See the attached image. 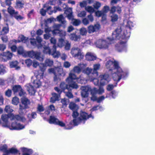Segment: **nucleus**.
Instances as JSON below:
<instances>
[{
    "label": "nucleus",
    "mask_w": 155,
    "mask_h": 155,
    "mask_svg": "<svg viewBox=\"0 0 155 155\" xmlns=\"http://www.w3.org/2000/svg\"><path fill=\"white\" fill-rule=\"evenodd\" d=\"M121 29L120 28H117L112 33V38H107L105 40L99 39L95 42V45L98 48L107 49L114 43V40L119 39L120 41L115 46V49L118 52L126 51L127 45L126 43L129 38H124V35L121 34Z\"/></svg>",
    "instance_id": "obj_1"
},
{
    "label": "nucleus",
    "mask_w": 155,
    "mask_h": 155,
    "mask_svg": "<svg viewBox=\"0 0 155 155\" xmlns=\"http://www.w3.org/2000/svg\"><path fill=\"white\" fill-rule=\"evenodd\" d=\"M1 119L4 123L2 126L10 130H21L25 127V125L18 123L17 121L24 122L26 120L25 118L18 114L15 115L13 114H3L2 115Z\"/></svg>",
    "instance_id": "obj_2"
},
{
    "label": "nucleus",
    "mask_w": 155,
    "mask_h": 155,
    "mask_svg": "<svg viewBox=\"0 0 155 155\" xmlns=\"http://www.w3.org/2000/svg\"><path fill=\"white\" fill-rule=\"evenodd\" d=\"M106 67L115 81L118 82L121 79L126 78L128 75V72L123 70L117 61L109 60L106 64Z\"/></svg>",
    "instance_id": "obj_3"
},
{
    "label": "nucleus",
    "mask_w": 155,
    "mask_h": 155,
    "mask_svg": "<svg viewBox=\"0 0 155 155\" xmlns=\"http://www.w3.org/2000/svg\"><path fill=\"white\" fill-rule=\"evenodd\" d=\"M69 107L73 111L72 116L74 119L70 122L71 125L76 126L80 124H84L89 118L91 117L92 119L94 118V117L92 116L91 114H88L82 110L81 111L79 114L77 111L78 108V106L73 102L70 103Z\"/></svg>",
    "instance_id": "obj_4"
},
{
    "label": "nucleus",
    "mask_w": 155,
    "mask_h": 155,
    "mask_svg": "<svg viewBox=\"0 0 155 155\" xmlns=\"http://www.w3.org/2000/svg\"><path fill=\"white\" fill-rule=\"evenodd\" d=\"M76 79L78 83L81 84H85L87 81L89 80V79H87L84 78L82 75L77 78L75 74L71 71L69 74V77L66 79V81L68 83L70 87L73 89H77L78 87L77 84L73 81V80Z\"/></svg>",
    "instance_id": "obj_5"
},
{
    "label": "nucleus",
    "mask_w": 155,
    "mask_h": 155,
    "mask_svg": "<svg viewBox=\"0 0 155 155\" xmlns=\"http://www.w3.org/2000/svg\"><path fill=\"white\" fill-rule=\"evenodd\" d=\"M132 18L130 17L128 14L126 15L125 18L124 20L123 24L126 26L123 30L120 27H118L117 28H120L121 29V34L124 35V38H129L130 36V29L134 26V24L132 21Z\"/></svg>",
    "instance_id": "obj_6"
},
{
    "label": "nucleus",
    "mask_w": 155,
    "mask_h": 155,
    "mask_svg": "<svg viewBox=\"0 0 155 155\" xmlns=\"http://www.w3.org/2000/svg\"><path fill=\"white\" fill-rule=\"evenodd\" d=\"M53 64V61L50 59H47L45 60L44 64H41L39 65V67L41 73H39V71H35L34 72V74L36 76V78H43L44 74V72L46 69V67L51 66Z\"/></svg>",
    "instance_id": "obj_7"
},
{
    "label": "nucleus",
    "mask_w": 155,
    "mask_h": 155,
    "mask_svg": "<svg viewBox=\"0 0 155 155\" xmlns=\"http://www.w3.org/2000/svg\"><path fill=\"white\" fill-rule=\"evenodd\" d=\"M100 78V83H99L98 80L95 78L93 77L89 78V80L90 81H92L94 84L95 85L100 84L101 86H103L107 84L109 81V75L107 74H105L104 75H100L99 76Z\"/></svg>",
    "instance_id": "obj_8"
},
{
    "label": "nucleus",
    "mask_w": 155,
    "mask_h": 155,
    "mask_svg": "<svg viewBox=\"0 0 155 155\" xmlns=\"http://www.w3.org/2000/svg\"><path fill=\"white\" fill-rule=\"evenodd\" d=\"M64 13L66 15L68 18L69 20H71V23L74 25L77 26L80 24L81 21L80 20L74 18V16L72 15V9L71 8H67L65 11Z\"/></svg>",
    "instance_id": "obj_9"
},
{
    "label": "nucleus",
    "mask_w": 155,
    "mask_h": 155,
    "mask_svg": "<svg viewBox=\"0 0 155 155\" xmlns=\"http://www.w3.org/2000/svg\"><path fill=\"white\" fill-rule=\"evenodd\" d=\"M81 94L82 97V100L85 103L87 102L88 101V97L89 95V91L91 89V86L87 85L85 86H82L81 87Z\"/></svg>",
    "instance_id": "obj_10"
},
{
    "label": "nucleus",
    "mask_w": 155,
    "mask_h": 155,
    "mask_svg": "<svg viewBox=\"0 0 155 155\" xmlns=\"http://www.w3.org/2000/svg\"><path fill=\"white\" fill-rule=\"evenodd\" d=\"M25 57H29L31 58H35L41 61H43L44 58L40 56V52L37 51H26Z\"/></svg>",
    "instance_id": "obj_11"
},
{
    "label": "nucleus",
    "mask_w": 155,
    "mask_h": 155,
    "mask_svg": "<svg viewBox=\"0 0 155 155\" xmlns=\"http://www.w3.org/2000/svg\"><path fill=\"white\" fill-rule=\"evenodd\" d=\"M71 53L73 57L77 58L80 59L83 58L84 57L83 53L78 47L72 48L71 50Z\"/></svg>",
    "instance_id": "obj_12"
},
{
    "label": "nucleus",
    "mask_w": 155,
    "mask_h": 155,
    "mask_svg": "<svg viewBox=\"0 0 155 155\" xmlns=\"http://www.w3.org/2000/svg\"><path fill=\"white\" fill-rule=\"evenodd\" d=\"M22 104L19 105V114L22 115L24 113L25 109L28 108V105L29 104V100L26 97H23L21 98Z\"/></svg>",
    "instance_id": "obj_13"
},
{
    "label": "nucleus",
    "mask_w": 155,
    "mask_h": 155,
    "mask_svg": "<svg viewBox=\"0 0 155 155\" xmlns=\"http://www.w3.org/2000/svg\"><path fill=\"white\" fill-rule=\"evenodd\" d=\"M28 41H30L31 45L37 47L39 49L41 48L42 47V45L41 43L42 39L40 37H37L36 40L34 38H29Z\"/></svg>",
    "instance_id": "obj_14"
},
{
    "label": "nucleus",
    "mask_w": 155,
    "mask_h": 155,
    "mask_svg": "<svg viewBox=\"0 0 155 155\" xmlns=\"http://www.w3.org/2000/svg\"><path fill=\"white\" fill-rule=\"evenodd\" d=\"M61 25L59 24L54 25L53 26V31L52 34L54 35L58 34L59 36L61 37H63L65 36L66 35V32L63 30H59Z\"/></svg>",
    "instance_id": "obj_15"
},
{
    "label": "nucleus",
    "mask_w": 155,
    "mask_h": 155,
    "mask_svg": "<svg viewBox=\"0 0 155 155\" xmlns=\"http://www.w3.org/2000/svg\"><path fill=\"white\" fill-rule=\"evenodd\" d=\"M13 54L9 51L4 52L0 54V60L2 61H6L11 60Z\"/></svg>",
    "instance_id": "obj_16"
},
{
    "label": "nucleus",
    "mask_w": 155,
    "mask_h": 155,
    "mask_svg": "<svg viewBox=\"0 0 155 155\" xmlns=\"http://www.w3.org/2000/svg\"><path fill=\"white\" fill-rule=\"evenodd\" d=\"M54 89L58 92V94L55 93H52V97L50 99V101L52 103H54L56 101L58 100L59 98L60 97V95L62 92V91L58 87H54Z\"/></svg>",
    "instance_id": "obj_17"
},
{
    "label": "nucleus",
    "mask_w": 155,
    "mask_h": 155,
    "mask_svg": "<svg viewBox=\"0 0 155 155\" xmlns=\"http://www.w3.org/2000/svg\"><path fill=\"white\" fill-rule=\"evenodd\" d=\"M87 64L86 63H80L78 64V65L74 66L72 70L70 72L72 71L76 73L77 74H79L81 71H83V70L85 68Z\"/></svg>",
    "instance_id": "obj_18"
},
{
    "label": "nucleus",
    "mask_w": 155,
    "mask_h": 155,
    "mask_svg": "<svg viewBox=\"0 0 155 155\" xmlns=\"http://www.w3.org/2000/svg\"><path fill=\"white\" fill-rule=\"evenodd\" d=\"M21 150L23 152L22 155H39L37 153H35L32 154L33 153V151L31 149L22 147L21 148Z\"/></svg>",
    "instance_id": "obj_19"
},
{
    "label": "nucleus",
    "mask_w": 155,
    "mask_h": 155,
    "mask_svg": "<svg viewBox=\"0 0 155 155\" xmlns=\"http://www.w3.org/2000/svg\"><path fill=\"white\" fill-rule=\"evenodd\" d=\"M100 28V25L98 24L93 26L90 25L88 27V31L89 33H93L98 31Z\"/></svg>",
    "instance_id": "obj_20"
},
{
    "label": "nucleus",
    "mask_w": 155,
    "mask_h": 155,
    "mask_svg": "<svg viewBox=\"0 0 155 155\" xmlns=\"http://www.w3.org/2000/svg\"><path fill=\"white\" fill-rule=\"evenodd\" d=\"M26 89L29 94L31 95H34L36 92V89L33 85L28 84L26 85Z\"/></svg>",
    "instance_id": "obj_21"
},
{
    "label": "nucleus",
    "mask_w": 155,
    "mask_h": 155,
    "mask_svg": "<svg viewBox=\"0 0 155 155\" xmlns=\"http://www.w3.org/2000/svg\"><path fill=\"white\" fill-rule=\"evenodd\" d=\"M109 7L107 6H104L101 11H97L96 12V15L98 17H100L103 15L106 14L109 11Z\"/></svg>",
    "instance_id": "obj_22"
},
{
    "label": "nucleus",
    "mask_w": 155,
    "mask_h": 155,
    "mask_svg": "<svg viewBox=\"0 0 155 155\" xmlns=\"http://www.w3.org/2000/svg\"><path fill=\"white\" fill-rule=\"evenodd\" d=\"M48 71L49 73H53L54 75L57 74L56 71L58 72V74L59 75H61L63 72L62 69L58 67H56L54 68H51L49 69Z\"/></svg>",
    "instance_id": "obj_23"
},
{
    "label": "nucleus",
    "mask_w": 155,
    "mask_h": 155,
    "mask_svg": "<svg viewBox=\"0 0 155 155\" xmlns=\"http://www.w3.org/2000/svg\"><path fill=\"white\" fill-rule=\"evenodd\" d=\"M94 21V18L93 16L90 14L88 15L87 18H86L83 19L82 20V22L84 25H88L90 22H92Z\"/></svg>",
    "instance_id": "obj_24"
},
{
    "label": "nucleus",
    "mask_w": 155,
    "mask_h": 155,
    "mask_svg": "<svg viewBox=\"0 0 155 155\" xmlns=\"http://www.w3.org/2000/svg\"><path fill=\"white\" fill-rule=\"evenodd\" d=\"M86 60L88 61H93L96 59V57L95 54L93 53L88 52L85 55Z\"/></svg>",
    "instance_id": "obj_25"
},
{
    "label": "nucleus",
    "mask_w": 155,
    "mask_h": 155,
    "mask_svg": "<svg viewBox=\"0 0 155 155\" xmlns=\"http://www.w3.org/2000/svg\"><path fill=\"white\" fill-rule=\"evenodd\" d=\"M116 11L118 13L120 14L121 12V8L118 6H113L111 8L110 10V14H115V12Z\"/></svg>",
    "instance_id": "obj_26"
},
{
    "label": "nucleus",
    "mask_w": 155,
    "mask_h": 155,
    "mask_svg": "<svg viewBox=\"0 0 155 155\" xmlns=\"http://www.w3.org/2000/svg\"><path fill=\"white\" fill-rule=\"evenodd\" d=\"M69 38L70 39L75 41H78L81 40L80 35H77L75 33H73L69 35Z\"/></svg>",
    "instance_id": "obj_27"
},
{
    "label": "nucleus",
    "mask_w": 155,
    "mask_h": 155,
    "mask_svg": "<svg viewBox=\"0 0 155 155\" xmlns=\"http://www.w3.org/2000/svg\"><path fill=\"white\" fill-rule=\"evenodd\" d=\"M100 67V65L99 64H94L93 66V72H92V74L94 75L95 76L97 77L98 75V72L97 71Z\"/></svg>",
    "instance_id": "obj_28"
},
{
    "label": "nucleus",
    "mask_w": 155,
    "mask_h": 155,
    "mask_svg": "<svg viewBox=\"0 0 155 155\" xmlns=\"http://www.w3.org/2000/svg\"><path fill=\"white\" fill-rule=\"evenodd\" d=\"M51 53L52 54H51V55H52L54 58H58L60 55L59 52L56 51V46L54 45L53 46L52 50Z\"/></svg>",
    "instance_id": "obj_29"
},
{
    "label": "nucleus",
    "mask_w": 155,
    "mask_h": 155,
    "mask_svg": "<svg viewBox=\"0 0 155 155\" xmlns=\"http://www.w3.org/2000/svg\"><path fill=\"white\" fill-rule=\"evenodd\" d=\"M58 119L55 117L53 116H51L49 119L48 121L50 124H56L58 122Z\"/></svg>",
    "instance_id": "obj_30"
},
{
    "label": "nucleus",
    "mask_w": 155,
    "mask_h": 155,
    "mask_svg": "<svg viewBox=\"0 0 155 155\" xmlns=\"http://www.w3.org/2000/svg\"><path fill=\"white\" fill-rule=\"evenodd\" d=\"M57 20L59 22L64 25V27H65L66 25V21L62 15H61L58 16L57 17Z\"/></svg>",
    "instance_id": "obj_31"
},
{
    "label": "nucleus",
    "mask_w": 155,
    "mask_h": 155,
    "mask_svg": "<svg viewBox=\"0 0 155 155\" xmlns=\"http://www.w3.org/2000/svg\"><path fill=\"white\" fill-rule=\"evenodd\" d=\"M8 13L11 15L14 16L15 15H18V12H15L14 9L11 6H9L8 8Z\"/></svg>",
    "instance_id": "obj_32"
},
{
    "label": "nucleus",
    "mask_w": 155,
    "mask_h": 155,
    "mask_svg": "<svg viewBox=\"0 0 155 155\" xmlns=\"http://www.w3.org/2000/svg\"><path fill=\"white\" fill-rule=\"evenodd\" d=\"M44 48L43 52L46 54H48L49 55H51V54H52L51 51L52 50V48L51 49L50 48L48 47H47L45 46H43L42 45V47Z\"/></svg>",
    "instance_id": "obj_33"
},
{
    "label": "nucleus",
    "mask_w": 155,
    "mask_h": 155,
    "mask_svg": "<svg viewBox=\"0 0 155 155\" xmlns=\"http://www.w3.org/2000/svg\"><path fill=\"white\" fill-rule=\"evenodd\" d=\"M7 72V69L6 67L3 65L0 64V75H3Z\"/></svg>",
    "instance_id": "obj_34"
},
{
    "label": "nucleus",
    "mask_w": 155,
    "mask_h": 155,
    "mask_svg": "<svg viewBox=\"0 0 155 155\" xmlns=\"http://www.w3.org/2000/svg\"><path fill=\"white\" fill-rule=\"evenodd\" d=\"M118 95V92L115 91H112L110 94H107L106 95V98H110V96H111L112 97L114 98Z\"/></svg>",
    "instance_id": "obj_35"
},
{
    "label": "nucleus",
    "mask_w": 155,
    "mask_h": 155,
    "mask_svg": "<svg viewBox=\"0 0 155 155\" xmlns=\"http://www.w3.org/2000/svg\"><path fill=\"white\" fill-rule=\"evenodd\" d=\"M41 81L37 79L34 80L33 83V86L36 88L39 87L41 85Z\"/></svg>",
    "instance_id": "obj_36"
},
{
    "label": "nucleus",
    "mask_w": 155,
    "mask_h": 155,
    "mask_svg": "<svg viewBox=\"0 0 155 155\" xmlns=\"http://www.w3.org/2000/svg\"><path fill=\"white\" fill-rule=\"evenodd\" d=\"M17 52L18 54H21L23 56L25 57L26 51L24 50L22 47L19 46L18 48Z\"/></svg>",
    "instance_id": "obj_37"
},
{
    "label": "nucleus",
    "mask_w": 155,
    "mask_h": 155,
    "mask_svg": "<svg viewBox=\"0 0 155 155\" xmlns=\"http://www.w3.org/2000/svg\"><path fill=\"white\" fill-rule=\"evenodd\" d=\"M67 40H64V39L60 38L58 40V45L60 47H62L64 46L65 43H66V41Z\"/></svg>",
    "instance_id": "obj_38"
},
{
    "label": "nucleus",
    "mask_w": 155,
    "mask_h": 155,
    "mask_svg": "<svg viewBox=\"0 0 155 155\" xmlns=\"http://www.w3.org/2000/svg\"><path fill=\"white\" fill-rule=\"evenodd\" d=\"M51 111H54L55 110V108L54 106L52 104L50 105L48 107V110L45 112V114L48 115L50 114V110Z\"/></svg>",
    "instance_id": "obj_39"
},
{
    "label": "nucleus",
    "mask_w": 155,
    "mask_h": 155,
    "mask_svg": "<svg viewBox=\"0 0 155 155\" xmlns=\"http://www.w3.org/2000/svg\"><path fill=\"white\" fill-rule=\"evenodd\" d=\"M5 111L8 114L11 113L14 111V110L12 106L8 105H6L4 109Z\"/></svg>",
    "instance_id": "obj_40"
},
{
    "label": "nucleus",
    "mask_w": 155,
    "mask_h": 155,
    "mask_svg": "<svg viewBox=\"0 0 155 155\" xmlns=\"http://www.w3.org/2000/svg\"><path fill=\"white\" fill-rule=\"evenodd\" d=\"M18 63L17 61H12L10 63V66L12 68H15L17 70L19 69L20 67L18 66Z\"/></svg>",
    "instance_id": "obj_41"
},
{
    "label": "nucleus",
    "mask_w": 155,
    "mask_h": 155,
    "mask_svg": "<svg viewBox=\"0 0 155 155\" xmlns=\"http://www.w3.org/2000/svg\"><path fill=\"white\" fill-rule=\"evenodd\" d=\"M111 21L113 22H114L117 21L118 19V15L115 14H110Z\"/></svg>",
    "instance_id": "obj_42"
},
{
    "label": "nucleus",
    "mask_w": 155,
    "mask_h": 155,
    "mask_svg": "<svg viewBox=\"0 0 155 155\" xmlns=\"http://www.w3.org/2000/svg\"><path fill=\"white\" fill-rule=\"evenodd\" d=\"M24 5V2L23 0H16V6L17 8L22 7Z\"/></svg>",
    "instance_id": "obj_43"
},
{
    "label": "nucleus",
    "mask_w": 155,
    "mask_h": 155,
    "mask_svg": "<svg viewBox=\"0 0 155 155\" xmlns=\"http://www.w3.org/2000/svg\"><path fill=\"white\" fill-rule=\"evenodd\" d=\"M68 84V85H67L64 82H62L60 84V87L62 90L65 89H68V90H71L70 88L72 87H70L69 84Z\"/></svg>",
    "instance_id": "obj_44"
},
{
    "label": "nucleus",
    "mask_w": 155,
    "mask_h": 155,
    "mask_svg": "<svg viewBox=\"0 0 155 155\" xmlns=\"http://www.w3.org/2000/svg\"><path fill=\"white\" fill-rule=\"evenodd\" d=\"M18 151L16 148L12 147L8 149L7 152L9 154H15L18 153Z\"/></svg>",
    "instance_id": "obj_45"
},
{
    "label": "nucleus",
    "mask_w": 155,
    "mask_h": 155,
    "mask_svg": "<svg viewBox=\"0 0 155 155\" xmlns=\"http://www.w3.org/2000/svg\"><path fill=\"white\" fill-rule=\"evenodd\" d=\"M18 42L21 41L23 43H26L27 41H28L29 38H28L25 37L24 36L21 35L18 38Z\"/></svg>",
    "instance_id": "obj_46"
},
{
    "label": "nucleus",
    "mask_w": 155,
    "mask_h": 155,
    "mask_svg": "<svg viewBox=\"0 0 155 155\" xmlns=\"http://www.w3.org/2000/svg\"><path fill=\"white\" fill-rule=\"evenodd\" d=\"M93 72V69L89 67H87L86 68H85L83 70L82 72L87 75H89L91 72Z\"/></svg>",
    "instance_id": "obj_47"
},
{
    "label": "nucleus",
    "mask_w": 155,
    "mask_h": 155,
    "mask_svg": "<svg viewBox=\"0 0 155 155\" xmlns=\"http://www.w3.org/2000/svg\"><path fill=\"white\" fill-rule=\"evenodd\" d=\"M9 30L8 26L7 25L6 26L4 27L3 28L2 30L1 31V33L2 35L6 34L8 32Z\"/></svg>",
    "instance_id": "obj_48"
},
{
    "label": "nucleus",
    "mask_w": 155,
    "mask_h": 155,
    "mask_svg": "<svg viewBox=\"0 0 155 155\" xmlns=\"http://www.w3.org/2000/svg\"><path fill=\"white\" fill-rule=\"evenodd\" d=\"M45 110V108L42 104H38L37 107V112L38 113H39L41 112L44 111Z\"/></svg>",
    "instance_id": "obj_49"
},
{
    "label": "nucleus",
    "mask_w": 155,
    "mask_h": 155,
    "mask_svg": "<svg viewBox=\"0 0 155 155\" xmlns=\"http://www.w3.org/2000/svg\"><path fill=\"white\" fill-rule=\"evenodd\" d=\"M79 31L80 35L85 36L87 33V31L86 29L84 27L80 29Z\"/></svg>",
    "instance_id": "obj_50"
},
{
    "label": "nucleus",
    "mask_w": 155,
    "mask_h": 155,
    "mask_svg": "<svg viewBox=\"0 0 155 155\" xmlns=\"http://www.w3.org/2000/svg\"><path fill=\"white\" fill-rule=\"evenodd\" d=\"M21 87L20 85H15L13 87L12 90L14 93L19 92L21 90Z\"/></svg>",
    "instance_id": "obj_51"
},
{
    "label": "nucleus",
    "mask_w": 155,
    "mask_h": 155,
    "mask_svg": "<svg viewBox=\"0 0 155 155\" xmlns=\"http://www.w3.org/2000/svg\"><path fill=\"white\" fill-rule=\"evenodd\" d=\"M46 8V11L48 13L49 15H51L54 12H53V10H52V7L50 6H46V5H45L44 6V8Z\"/></svg>",
    "instance_id": "obj_52"
},
{
    "label": "nucleus",
    "mask_w": 155,
    "mask_h": 155,
    "mask_svg": "<svg viewBox=\"0 0 155 155\" xmlns=\"http://www.w3.org/2000/svg\"><path fill=\"white\" fill-rule=\"evenodd\" d=\"M85 10L90 13H93L94 11V8L90 6H87L85 7Z\"/></svg>",
    "instance_id": "obj_53"
},
{
    "label": "nucleus",
    "mask_w": 155,
    "mask_h": 155,
    "mask_svg": "<svg viewBox=\"0 0 155 155\" xmlns=\"http://www.w3.org/2000/svg\"><path fill=\"white\" fill-rule=\"evenodd\" d=\"M7 146L6 144L1 145L0 146V150L3 151V152L7 151Z\"/></svg>",
    "instance_id": "obj_54"
},
{
    "label": "nucleus",
    "mask_w": 155,
    "mask_h": 155,
    "mask_svg": "<svg viewBox=\"0 0 155 155\" xmlns=\"http://www.w3.org/2000/svg\"><path fill=\"white\" fill-rule=\"evenodd\" d=\"M89 91L91 94H97V89L96 87L92 88L91 87V89Z\"/></svg>",
    "instance_id": "obj_55"
},
{
    "label": "nucleus",
    "mask_w": 155,
    "mask_h": 155,
    "mask_svg": "<svg viewBox=\"0 0 155 155\" xmlns=\"http://www.w3.org/2000/svg\"><path fill=\"white\" fill-rule=\"evenodd\" d=\"M66 43L64 45V48L66 50H69L70 48L71 44L68 40L66 41Z\"/></svg>",
    "instance_id": "obj_56"
},
{
    "label": "nucleus",
    "mask_w": 155,
    "mask_h": 155,
    "mask_svg": "<svg viewBox=\"0 0 155 155\" xmlns=\"http://www.w3.org/2000/svg\"><path fill=\"white\" fill-rule=\"evenodd\" d=\"M65 94L69 98H71L73 97V95L72 93L69 91L68 92H64Z\"/></svg>",
    "instance_id": "obj_57"
},
{
    "label": "nucleus",
    "mask_w": 155,
    "mask_h": 155,
    "mask_svg": "<svg viewBox=\"0 0 155 155\" xmlns=\"http://www.w3.org/2000/svg\"><path fill=\"white\" fill-rule=\"evenodd\" d=\"M19 103V99L17 97L13 98L12 100V104L15 105H17Z\"/></svg>",
    "instance_id": "obj_58"
},
{
    "label": "nucleus",
    "mask_w": 155,
    "mask_h": 155,
    "mask_svg": "<svg viewBox=\"0 0 155 155\" xmlns=\"http://www.w3.org/2000/svg\"><path fill=\"white\" fill-rule=\"evenodd\" d=\"M25 62L27 66L28 67H30L32 63L31 60L30 59L26 60L25 61Z\"/></svg>",
    "instance_id": "obj_59"
},
{
    "label": "nucleus",
    "mask_w": 155,
    "mask_h": 155,
    "mask_svg": "<svg viewBox=\"0 0 155 155\" xmlns=\"http://www.w3.org/2000/svg\"><path fill=\"white\" fill-rule=\"evenodd\" d=\"M12 93V90L8 89L5 91V95L8 97H9L11 96Z\"/></svg>",
    "instance_id": "obj_60"
},
{
    "label": "nucleus",
    "mask_w": 155,
    "mask_h": 155,
    "mask_svg": "<svg viewBox=\"0 0 155 155\" xmlns=\"http://www.w3.org/2000/svg\"><path fill=\"white\" fill-rule=\"evenodd\" d=\"M97 94H101L104 93V91L103 87H100L98 89H97Z\"/></svg>",
    "instance_id": "obj_61"
},
{
    "label": "nucleus",
    "mask_w": 155,
    "mask_h": 155,
    "mask_svg": "<svg viewBox=\"0 0 155 155\" xmlns=\"http://www.w3.org/2000/svg\"><path fill=\"white\" fill-rule=\"evenodd\" d=\"M28 117H30L32 119H35L36 117L37 114L36 112H33L31 114L28 115Z\"/></svg>",
    "instance_id": "obj_62"
},
{
    "label": "nucleus",
    "mask_w": 155,
    "mask_h": 155,
    "mask_svg": "<svg viewBox=\"0 0 155 155\" xmlns=\"http://www.w3.org/2000/svg\"><path fill=\"white\" fill-rule=\"evenodd\" d=\"M86 15V12L85 11H82L78 14V16L80 17H84Z\"/></svg>",
    "instance_id": "obj_63"
},
{
    "label": "nucleus",
    "mask_w": 155,
    "mask_h": 155,
    "mask_svg": "<svg viewBox=\"0 0 155 155\" xmlns=\"http://www.w3.org/2000/svg\"><path fill=\"white\" fill-rule=\"evenodd\" d=\"M116 85H114L113 84H109L107 87V89L108 91H110L112 90L114 87H116Z\"/></svg>",
    "instance_id": "obj_64"
}]
</instances>
